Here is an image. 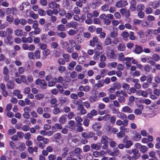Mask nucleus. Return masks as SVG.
<instances>
[{
	"mask_svg": "<svg viewBox=\"0 0 160 160\" xmlns=\"http://www.w3.org/2000/svg\"><path fill=\"white\" fill-rule=\"evenodd\" d=\"M110 140V139L106 136H102L101 140V143L102 144H104V145L102 147V148L105 149L107 148V144L108 143V141Z\"/></svg>",
	"mask_w": 160,
	"mask_h": 160,
	"instance_id": "1",
	"label": "nucleus"
},
{
	"mask_svg": "<svg viewBox=\"0 0 160 160\" xmlns=\"http://www.w3.org/2000/svg\"><path fill=\"white\" fill-rule=\"evenodd\" d=\"M66 28L67 29L72 28L76 29L78 26V23L75 21H71L66 24Z\"/></svg>",
	"mask_w": 160,
	"mask_h": 160,
	"instance_id": "2",
	"label": "nucleus"
},
{
	"mask_svg": "<svg viewBox=\"0 0 160 160\" xmlns=\"http://www.w3.org/2000/svg\"><path fill=\"white\" fill-rule=\"evenodd\" d=\"M128 4V3L127 1L119 0L116 2L115 6L117 8H121L125 7Z\"/></svg>",
	"mask_w": 160,
	"mask_h": 160,
	"instance_id": "3",
	"label": "nucleus"
},
{
	"mask_svg": "<svg viewBox=\"0 0 160 160\" xmlns=\"http://www.w3.org/2000/svg\"><path fill=\"white\" fill-rule=\"evenodd\" d=\"M122 142L125 145V147L126 148H129L132 145V141L130 140H128L127 137L124 138Z\"/></svg>",
	"mask_w": 160,
	"mask_h": 160,
	"instance_id": "4",
	"label": "nucleus"
},
{
	"mask_svg": "<svg viewBox=\"0 0 160 160\" xmlns=\"http://www.w3.org/2000/svg\"><path fill=\"white\" fill-rule=\"evenodd\" d=\"M132 152L133 154V155L131 157L132 159H134V160H136L140 157L141 154L139 152L138 149H132Z\"/></svg>",
	"mask_w": 160,
	"mask_h": 160,
	"instance_id": "5",
	"label": "nucleus"
},
{
	"mask_svg": "<svg viewBox=\"0 0 160 160\" xmlns=\"http://www.w3.org/2000/svg\"><path fill=\"white\" fill-rule=\"evenodd\" d=\"M60 44L62 46V47L63 49H65L69 53V44L68 42L67 41H63L62 40L60 42Z\"/></svg>",
	"mask_w": 160,
	"mask_h": 160,
	"instance_id": "6",
	"label": "nucleus"
},
{
	"mask_svg": "<svg viewBox=\"0 0 160 160\" xmlns=\"http://www.w3.org/2000/svg\"><path fill=\"white\" fill-rule=\"evenodd\" d=\"M120 12L122 16H124L127 18H128L130 16V11L127 10L125 8H122L120 10Z\"/></svg>",
	"mask_w": 160,
	"mask_h": 160,
	"instance_id": "7",
	"label": "nucleus"
},
{
	"mask_svg": "<svg viewBox=\"0 0 160 160\" xmlns=\"http://www.w3.org/2000/svg\"><path fill=\"white\" fill-rule=\"evenodd\" d=\"M106 52L107 56L109 58H116V55L112 50L107 49L106 50Z\"/></svg>",
	"mask_w": 160,
	"mask_h": 160,
	"instance_id": "8",
	"label": "nucleus"
},
{
	"mask_svg": "<svg viewBox=\"0 0 160 160\" xmlns=\"http://www.w3.org/2000/svg\"><path fill=\"white\" fill-rule=\"evenodd\" d=\"M128 121L127 120H124L123 121H122L121 120H118L116 122V124L118 126H121L123 125L124 127H126L128 124Z\"/></svg>",
	"mask_w": 160,
	"mask_h": 160,
	"instance_id": "9",
	"label": "nucleus"
},
{
	"mask_svg": "<svg viewBox=\"0 0 160 160\" xmlns=\"http://www.w3.org/2000/svg\"><path fill=\"white\" fill-rule=\"evenodd\" d=\"M4 42L6 44L12 45L13 42V39L12 36H7L4 39Z\"/></svg>",
	"mask_w": 160,
	"mask_h": 160,
	"instance_id": "10",
	"label": "nucleus"
},
{
	"mask_svg": "<svg viewBox=\"0 0 160 160\" xmlns=\"http://www.w3.org/2000/svg\"><path fill=\"white\" fill-rule=\"evenodd\" d=\"M69 43L71 46H69V48L70 50H69V53H71L74 51L73 47H74L76 45L75 41L73 40H70L69 41Z\"/></svg>",
	"mask_w": 160,
	"mask_h": 160,
	"instance_id": "11",
	"label": "nucleus"
},
{
	"mask_svg": "<svg viewBox=\"0 0 160 160\" xmlns=\"http://www.w3.org/2000/svg\"><path fill=\"white\" fill-rule=\"evenodd\" d=\"M99 42L98 38L96 36H94L93 38L90 41V45L92 47H94L95 46V43L97 44Z\"/></svg>",
	"mask_w": 160,
	"mask_h": 160,
	"instance_id": "12",
	"label": "nucleus"
},
{
	"mask_svg": "<svg viewBox=\"0 0 160 160\" xmlns=\"http://www.w3.org/2000/svg\"><path fill=\"white\" fill-rule=\"evenodd\" d=\"M101 147L102 145L100 142H98L96 144L93 143L91 145V147L92 149L96 150H99L101 148Z\"/></svg>",
	"mask_w": 160,
	"mask_h": 160,
	"instance_id": "13",
	"label": "nucleus"
},
{
	"mask_svg": "<svg viewBox=\"0 0 160 160\" xmlns=\"http://www.w3.org/2000/svg\"><path fill=\"white\" fill-rule=\"evenodd\" d=\"M14 34L17 37H21L23 36V31L20 28H17L14 31Z\"/></svg>",
	"mask_w": 160,
	"mask_h": 160,
	"instance_id": "14",
	"label": "nucleus"
},
{
	"mask_svg": "<svg viewBox=\"0 0 160 160\" xmlns=\"http://www.w3.org/2000/svg\"><path fill=\"white\" fill-rule=\"evenodd\" d=\"M48 5L49 8L52 9H58L60 6L59 4L53 2H51Z\"/></svg>",
	"mask_w": 160,
	"mask_h": 160,
	"instance_id": "15",
	"label": "nucleus"
},
{
	"mask_svg": "<svg viewBox=\"0 0 160 160\" xmlns=\"http://www.w3.org/2000/svg\"><path fill=\"white\" fill-rule=\"evenodd\" d=\"M130 9L132 11H135L136 10V2L134 0H132L130 2Z\"/></svg>",
	"mask_w": 160,
	"mask_h": 160,
	"instance_id": "16",
	"label": "nucleus"
},
{
	"mask_svg": "<svg viewBox=\"0 0 160 160\" xmlns=\"http://www.w3.org/2000/svg\"><path fill=\"white\" fill-rule=\"evenodd\" d=\"M121 111L124 113H131L132 112L133 110L128 106H125L122 108Z\"/></svg>",
	"mask_w": 160,
	"mask_h": 160,
	"instance_id": "17",
	"label": "nucleus"
},
{
	"mask_svg": "<svg viewBox=\"0 0 160 160\" xmlns=\"http://www.w3.org/2000/svg\"><path fill=\"white\" fill-rule=\"evenodd\" d=\"M135 47V48L133 52L135 53L139 54L143 52V49L141 47L138 45H136Z\"/></svg>",
	"mask_w": 160,
	"mask_h": 160,
	"instance_id": "18",
	"label": "nucleus"
},
{
	"mask_svg": "<svg viewBox=\"0 0 160 160\" xmlns=\"http://www.w3.org/2000/svg\"><path fill=\"white\" fill-rule=\"evenodd\" d=\"M118 30L117 28H113V31H112L110 33V37L113 38H115L118 36Z\"/></svg>",
	"mask_w": 160,
	"mask_h": 160,
	"instance_id": "19",
	"label": "nucleus"
},
{
	"mask_svg": "<svg viewBox=\"0 0 160 160\" xmlns=\"http://www.w3.org/2000/svg\"><path fill=\"white\" fill-rule=\"evenodd\" d=\"M104 85V82L103 81L100 80H98V83L95 84L94 85V88L97 89L99 88L102 87Z\"/></svg>",
	"mask_w": 160,
	"mask_h": 160,
	"instance_id": "20",
	"label": "nucleus"
},
{
	"mask_svg": "<svg viewBox=\"0 0 160 160\" xmlns=\"http://www.w3.org/2000/svg\"><path fill=\"white\" fill-rule=\"evenodd\" d=\"M59 101L62 104H68L69 102V99L65 97H60L59 98Z\"/></svg>",
	"mask_w": 160,
	"mask_h": 160,
	"instance_id": "21",
	"label": "nucleus"
},
{
	"mask_svg": "<svg viewBox=\"0 0 160 160\" xmlns=\"http://www.w3.org/2000/svg\"><path fill=\"white\" fill-rule=\"evenodd\" d=\"M101 4L100 0H95L94 2L91 3V6L93 8H96Z\"/></svg>",
	"mask_w": 160,
	"mask_h": 160,
	"instance_id": "22",
	"label": "nucleus"
},
{
	"mask_svg": "<svg viewBox=\"0 0 160 160\" xmlns=\"http://www.w3.org/2000/svg\"><path fill=\"white\" fill-rule=\"evenodd\" d=\"M22 41L23 43H31L33 41V39L32 38L30 37H28V38L23 37L22 38Z\"/></svg>",
	"mask_w": 160,
	"mask_h": 160,
	"instance_id": "23",
	"label": "nucleus"
},
{
	"mask_svg": "<svg viewBox=\"0 0 160 160\" xmlns=\"http://www.w3.org/2000/svg\"><path fill=\"white\" fill-rule=\"evenodd\" d=\"M6 86L9 89H12L14 87V84L12 81H9L7 82Z\"/></svg>",
	"mask_w": 160,
	"mask_h": 160,
	"instance_id": "24",
	"label": "nucleus"
},
{
	"mask_svg": "<svg viewBox=\"0 0 160 160\" xmlns=\"http://www.w3.org/2000/svg\"><path fill=\"white\" fill-rule=\"evenodd\" d=\"M101 127V125L99 122L94 123L92 126V129L94 131H97L100 129Z\"/></svg>",
	"mask_w": 160,
	"mask_h": 160,
	"instance_id": "25",
	"label": "nucleus"
},
{
	"mask_svg": "<svg viewBox=\"0 0 160 160\" xmlns=\"http://www.w3.org/2000/svg\"><path fill=\"white\" fill-rule=\"evenodd\" d=\"M121 35L124 40L127 41L129 36V34L128 32L124 31L122 33Z\"/></svg>",
	"mask_w": 160,
	"mask_h": 160,
	"instance_id": "26",
	"label": "nucleus"
},
{
	"mask_svg": "<svg viewBox=\"0 0 160 160\" xmlns=\"http://www.w3.org/2000/svg\"><path fill=\"white\" fill-rule=\"evenodd\" d=\"M126 48L124 44L122 43L119 44L118 46L117 49L120 51H123Z\"/></svg>",
	"mask_w": 160,
	"mask_h": 160,
	"instance_id": "27",
	"label": "nucleus"
},
{
	"mask_svg": "<svg viewBox=\"0 0 160 160\" xmlns=\"http://www.w3.org/2000/svg\"><path fill=\"white\" fill-rule=\"evenodd\" d=\"M144 8V5L143 4L140 3L137 6V11H142Z\"/></svg>",
	"mask_w": 160,
	"mask_h": 160,
	"instance_id": "28",
	"label": "nucleus"
},
{
	"mask_svg": "<svg viewBox=\"0 0 160 160\" xmlns=\"http://www.w3.org/2000/svg\"><path fill=\"white\" fill-rule=\"evenodd\" d=\"M50 53V50L48 49H45L42 52V53L43 55V59H46L47 56L49 55Z\"/></svg>",
	"mask_w": 160,
	"mask_h": 160,
	"instance_id": "29",
	"label": "nucleus"
},
{
	"mask_svg": "<svg viewBox=\"0 0 160 160\" xmlns=\"http://www.w3.org/2000/svg\"><path fill=\"white\" fill-rule=\"evenodd\" d=\"M101 9L103 12H107L109 11V7L108 5L105 4L101 7Z\"/></svg>",
	"mask_w": 160,
	"mask_h": 160,
	"instance_id": "30",
	"label": "nucleus"
},
{
	"mask_svg": "<svg viewBox=\"0 0 160 160\" xmlns=\"http://www.w3.org/2000/svg\"><path fill=\"white\" fill-rule=\"evenodd\" d=\"M57 28L58 31L61 32H64L66 30L65 26L62 24L58 25Z\"/></svg>",
	"mask_w": 160,
	"mask_h": 160,
	"instance_id": "31",
	"label": "nucleus"
},
{
	"mask_svg": "<svg viewBox=\"0 0 160 160\" xmlns=\"http://www.w3.org/2000/svg\"><path fill=\"white\" fill-rule=\"evenodd\" d=\"M118 59L121 61H124L126 59L124 55L123 52L120 53L118 54Z\"/></svg>",
	"mask_w": 160,
	"mask_h": 160,
	"instance_id": "32",
	"label": "nucleus"
},
{
	"mask_svg": "<svg viewBox=\"0 0 160 160\" xmlns=\"http://www.w3.org/2000/svg\"><path fill=\"white\" fill-rule=\"evenodd\" d=\"M80 115L79 113L78 114L77 116L75 118V120L78 122V124L81 125L82 124L80 122H82V119L80 116Z\"/></svg>",
	"mask_w": 160,
	"mask_h": 160,
	"instance_id": "33",
	"label": "nucleus"
},
{
	"mask_svg": "<svg viewBox=\"0 0 160 160\" xmlns=\"http://www.w3.org/2000/svg\"><path fill=\"white\" fill-rule=\"evenodd\" d=\"M111 43V39L109 37H107L104 42V45L106 46L110 44Z\"/></svg>",
	"mask_w": 160,
	"mask_h": 160,
	"instance_id": "34",
	"label": "nucleus"
},
{
	"mask_svg": "<svg viewBox=\"0 0 160 160\" xmlns=\"http://www.w3.org/2000/svg\"><path fill=\"white\" fill-rule=\"evenodd\" d=\"M40 87L42 89H45L47 87V84L45 81L42 79L40 85Z\"/></svg>",
	"mask_w": 160,
	"mask_h": 160,
	"instance_id": "35",
	"label": "nucleus"
},
{
	"mask_svg": "<svg viewBox=\"0 0 160 160\" xmlns=\"http://www.w3.org/2000/svg\"><path fill=\"white\" fill-rule=\"evenodd\" d=\"M58 9V13L60 16H63L66 14V11L63 8H60V7Z\"/></svg>",
	"mask_w": 160,
	"mask_h": 160,
	"instance_id": "36",
	"label": "nucleus"
},
{
	"mask_svg": "<svg viewBox=\"0 0 160 160\" xmlns=\"http://www.w3.org/2000/svg\"><path fill=\"white\" fill-rule=\"evenodd\" d=\"M53 108H54L53 110V112L54 114L57 115L60 112L59 108L57 107L56 105H55Z\"/></svg>",
	"mask_w": 160,
	"mask_h": 160,
	"instance_id": "37",
	"label": "nucleus"
},
{
	"mask_svg": "<svg viewBox=\"0 0 160 160\" xmlns=\"http://www.w3.org/2000/svg\"><path fill=\"white\" fill-rule=\"evenodd\" d=\"M124 61H125V64L127 67H130L131 66V58L130 57H126V59Z\"/></svg>",
	"mask_w": 160,
	"mask_h": 160,
	"instance_id": "38",
	"label": "nucleus"
},
{
	"mask_svg": "<svg viewBox=\"0 0 160 160\" xmlns=\"http://www.w3.org/2000/svg\"><path fill=\"white\" fill-rule=\"evenodd\" d=\"M66 118L63 116H62L59 119V122L62 124H64L65 122H66Z\"/></svg>",
	"mask_w": 160,
	"mask_h": 160,
	"instance_id": "39",
	"label": "nucleus"
},
{
	"mask_svg": "<svg viewBox=\"0 0 160 160\" xmlns=\"http://www.w3.org/2000/svg\"><path fill=\"white\" fill-rule=\"evenodd\" d=\"M76 156L79 155L82 152V149L80 148H77L73 150Z\"/></svg>",
	"mask_w": 160,
	"mask_h": 160,
	"instance_id": "40",
	"label": "nucleus"
},
{
	"mask_svg": "<svg viewBox=\"0 0 160 160\" xmlns=\"http://www.w3.org/2000/svg\"><path fill=\"white\" fill-rule=\"evenodd\" d=\"M120 129L122 132L125 133H128L130 131V129L128 128H126L124 127V126H121L120 127Z\"/></svg>",
	"mask_w": 160,
	"mask_h": 160,
	"instance_id": "41",
	"label": "nucleus"
},
{
	"mask_svg": "<svg viewBox=\"0 0 160 160\" xmlns=\"http://www.w3.org/2000/svg\"><path fill=\"white\" fill-rule=\"evenodd\" d=\"M152 58L155 62H157L160 59V57L158 54L156 53L153 54L152 56Z\"/></svg>",
	"mask_w": 160,
	"mask_h": 160,
	"instance_id": "42",
	"label": "nucleus"
},
{
	"mask_svg": "<svg viewBox=\"0 0 160 160\" xmlns=\"http://www.w3.org/2000/svg\"><path fill=\"white\" fill-rule=\"evenodd\" d=\"M153 11L152 8L150 7L146 8L145 9V12L146 14H150L152 13Z\"/></svg>",
	"mask_w": 160,
	"mask_h": 160,
	"instance_id": "43",
	"label": "nucleus"
},
{
	"mask_svg": "<svg viewBox=\"0 0 160 160\" xmlns=\"http://www.w3.org/2000/svg\"><path fill=\"white\" fill-rule=\"evenodd\" d=\"M159 3L158 2L154 1L152 2L151 6L154 9H156L159 6Z\"/></svg>",
	"mask_w": 160,
	"mask_h": 160,
	"instance_id": "44",
	"label": "nucleus"
},
{
	"mask_svg": "<svg viewBox=\"0 0 160 160\" xmlns=\"http://www.w3.org/2000/svg\"><path fill=\"white\" fill-rule=\"evenodd\" d=\"M75 39L77 40V42L79 43L82 42L84 40V38L80 36L79 35H78L75 37Z\"/></svg>",
	"mask_w": 160,
	"mask_h": 160,
	"instance_id": "45",
	"label": "nucleus"
},
{
	"mask_svg": "<svg viewBox=\"0 0 160 160\" xmlns=\"http://www.w3.org/2000/svg\"><path fill=\"white\" fill-rule=\"evenodd\" d=\"M78 60L79 63L83 64L85 61V58L83 56H80L79 57Z\"/></svg>",
	"mask_w": 160,
	"mask_h": 160,
	"instance_id": "46",
	"label": "nucleus"
},
{
	"mask_svg": "<svg viewBox=\"0 0 160 160\" xmlns=\"http://www.w3.org/2000/svg\"><path fill=\"white\" fill-rule=\"evenodd\" d=\"M67 33L69 36H72L76 33L77 32L73 29H70L67 32Z\"/></svg>",
	"mask_w": 160,
	"mask_h": 160,
	"instance_id": "47",
	"label": "nucleus"
},
{
	"mask_svg": "<svg viewBox=\"0 0 160 160\" xmlns=\"http://www.w3.org/2000/svg\"><path fill=\"white\" fill-rule=\"evenodd\" d=\"M62 151L63 152V153L62 154V156L63 158L68 155L67 152L68 151V149L67 148H62Z\"/></svg>",
	"mask_w": 160,
	"mask_h": 160,
	"instance_id": "48",
	"label": "nucleus"
},
{
	"mask_svg": "<svg viewBox=\"0 0 160 160\" xmlns=\"http://www.w3.org/2000/svg\"><path fill=\"white\" fill-rule=\"evenodd\" d=\"M14 12V8H8L6 9V13L7 15H9L12 13H13Z\"/></svg>",
	"mask_w": 160,
	"mask_h": 160,
	"instance_id": "49",
	"label": "nucleus"
},
{
	"mask_svg": "<svg viewBox=\"0 0 160 160\" xmlns=\"http://www.w3.org/2000/svg\"><path fill=\"white\" fill-rule=\"evenodd\" d=\"M148 150V148L145 146L142 145L140 149V151L142 153H145L147 152Z\"/></svg>",
	"mask_w": 160,
	"mask_h": 160,
	"instance_id": "50",
	"label": "nucleus"
},
{
	"mask_svg": "<svg viewBox=\"0 0 160 160\" xmlns=\"http://www.w3.org/2000/svg\"><path fill=\"white\" fill-rule=\"evenodd\" d=\"M141 138V136L140 134L138 132H137L135 133L134 139L137 140L138 141L140 140Z\"/></svg>",
	"mask_w": 160,
	"mask_h": 160,
	"instance_id": "51",
	"label": "nucleus"
},
{
	"mask_svg": "<svg viewBox=\"0 0 160 160\" xmlns=\"http://www.w3.org/2000/svg\"><path fill=\"white\" fill-rule=\"evenodd\" d=\"M35 56L37 59H38L40 58V52L38 50L35 51L34 53Z\"/></svg>",
	"mask_w": 160,
	"mask_h": 160,
	"instance_id": "52",
	"label": "nucleus"
},
{
	"mask_svg": "<svg viewBox=\"0 0 160 160\" xmlns=\"http://www.w3.org/2000/svg\"><path fill=\"white\" fill-rule=\"evenodd\" d=\"M73 14L71 13L70 12H68L67 13H66V14H65V18L68 20H69L71 19L73 16Z\"/></svg>",
	"mask_w": 160,
	"mask_h": 160,
	"instance_id": "53",
	"label": "nucleus"
},
{
	"mask_svg": "<svg viewBox=\"0 0 160 160\" xmlns=\"http://www.w3.org/2000/svg\"><path fill=\"white\" fill-rule=\"evenodd\" d=\"M6 19L7 21L10 23L12 22L13 20V17L10 15L7 16Z\"/></svg>",
	"mask_w": 160,
	"mask_h": 160,
	"instance_id": "54",
	"label": "nucleus"
},
{
	"mask_svg": "<svg viewBox=\"0 0 160 160\" xmlns=\"http://www.w3.org/2000/svg\"><path fill=\"white\" fill-rule=\"evenodd\" d=\"M78 7H75L73 8V11L76 14H79L80 13L81 11Z\"/></svg>",
	"mask_w": 160,
	"mask_h": 160,
	"instance_id": "55",
	"label": "nucleus"
},
{
	"mask_svg": "<svg viewBox=\"0 0 160 160\" xmlns=\"http://www.w3.org/2000/svg\"><path fill=\"white\" fill-rule=\"evenodd\" d=\"M30 15L31 17L35 19H37L38 18V15L37 14L34 13L32 11H31L30 12Z\"/></svg>",
	"mask_w": 160,
	"mask_h": 160,
	"instance_id": "56",
	"label": "nucleus"
},
{
	"mask_svg": "<svg viewBox=\"0 0 160 160\" xmlns=\"http://www.w3.org/2000/svg\"><path fill=\"white\" fill-rule=\"evenodd\" d=\"M57 35L62 38H65L66 36V33L63 32L58 33L57 34Z\"/></svg>",
	"mask_w": 160,
	"mask_h": 160,
	"instance_id": "57",
	"label": "nucleus"
},
{
	"mask_svg": "<svg viewBox=\"0 0 160 160\" xmlns=\"http://www.w3.org/2000/svg\"><path fill=\"white\" fill-rule=\"evenodd\" d=\"M125 98L122 96H119L118 98V101L121 103H124L125 102Z\"/></svg>",
	"mask_w": 160,
	"mask_h": 160,
	"instance_id": "58",
	"label": "nucleus"
},
{
	"mask_svg": "<svg viewBox=\"0 0 160 160\" xmlns=\"http://www.w3.org/2000/svg\"><path fill=\"white\" fill-rule=\"evenodd\" d=\"M71 54L72 58L74 60L76 59L78 57L79 55L78 53L77 52H72Z\"/></svg>",
	"mask_w": 160,
	"mask_h": 160,
	"instance_id": "59",
	"label": "nucleus"
},
{
	"mask_svg": "<svg viewBox=\"0 0 160 160\" xmlns=\"http://www.w3.org/2000/svg\"><path fill=\"white\" fill-rule=\"evenodd\" d=\"M19 24L23 26L26 25L27 22V21L25 19L23 18L19 19Z\"/></svg>",
	"mask_w": 160,
	"mask_h": 160,
	"instance_id": "60",
	"label": "nucleus"
},
{
	"mask_svg": "<svg viewBox=\"0 0 160 160\" xmlns=\"http://www.w3.org/2000/svg\"><path fill=\"white\" fill-rule=\"evenodd\" d=\"M132 159L131 157L128 155L126 154L122 157V160H131Z\"/></svg>",
	"mask_w": 160,
	"mask_h": 160,
	"instance_id": "61",
	"label": "nucleus"
},
{
	"mask_svg": "<svg viewBox=\"0 0 160 160\" xmlns=\"http://www.w3.org/2000/svg\"><path fill=\"white\" fill-rule=\"evenodd\" d=\"M138 16L141 19L143 18L145 16V14L142 11H138Z\"/></svg>",
	"mask_w": 160,
	"mask_h": 160,
	"instance_id": "62",
	"label": "nucleus"
},
{
	"mask_svg": "<svg viewBox=\"0 0 160 160\" xmlns=\"http://www.w3.org/2000/svg\"><path fill=\"white\" fill-rule=\"evenodd\" d=\"M114 88L115 89H119L121 88L120 84L118 82H114L113 84Z\"/></svg>",
	"mask_w": 160,
	"mask_h": 160,
	"instance_id": "63",
	"label": "nucleus"
},
{
	"mask_svg": "<svg viewBox=\"0 0 160 160\" xmlns=\"http://www.w3.org/2000/svg\"><path fill=\"white\" fill-rule=\"evenodd\" d=\"M59 45L58 43L56 42H53L51 43V47L53 49L57 48L58 47Z\"/></svg>",
	"mask_w": 160,
	"mask_h": 160,
	"instance_id": "64",
	"label": "nucleus"
}]
</instances>
